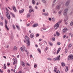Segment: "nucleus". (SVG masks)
I'll return each instance as SVG.
<instances>
[{
    "label": "nucleus",
    "mask_w": 73,
    "mask_h": 73,
    "mask_svg": "<svg viewBox=\"0 0 73 73\" xmlns=\"http://www.w3.org/2000/svg\"><path fill=\"white\" fill-rule=\"evenodd\" d=\"M68 60H73V56L72 55H69L68 58Z\"/></svg>",
    "instance_id": "f257e3e1"
},
{
    "label": "nucleus",
    "mask_w": 73,
    "mask_h": 73,
    "mask_svg": "<svg viewBox=\"0 0 73 73\" xmlns=\"http://www.w3.org/2000/svg\"><path fill=\"white\" fill-rule=\"evenodd\" d=\"M60 60V55L58 56L56 58H55L54 59V61H56L58 60L59 61Z\"/></svg>",
    "instance_id": "f03ea898"
},
{
    "label": "nucleus",
    "mask_w": 73,
    "mask_h": 73,
    "mask_svg": "<svg viewBox=\"0 0 73 73\" xmlns=\"http://www.w3.org/2000/svg\"><path fill=\"white\" fill-rule=\"evenodd\" d=\"M6 14L7 19H11V16H10V15H9V13H8V12H6Z\"/></svg>",
    "instance_id": "7ed1b4c3"
},
{
    "label": "nucleus",
    "mask_w": 73,
    "mask_h": 73,
    "mask_svg": "<svg viewBox=\"0 0 73 73\" xmlns=\"http://www.w3.org/2000/svg\"><path fill=\"white\" fill-rule=\"evenodd\" d=\"M68 9H65L64 11V12L63 13V15L64 16H66L67 14V12H68Z\"/></svg>",
    "instance_id": "20e7f679"
},
{
    "label": "nucleus",
    "mask_w": 73,
    "mask_h": 73,
    "mask_svg": "<svg viewBox=\"0 0 73 73\" xmlns=\"http://www.w3.org/2000/svg\"><path fill=\"white\" fill-rule=\"evenodd\" d=\"M14 62H13V65H15V64H17V60L16 58H14L13 59Z\"/></svg>",
    "instance_id": "39448f33"
},
{
    "label": "nucleus",
    "mask_w": 73,
    "mask_h": 73,
    "mask_svg": "<svg viewBox=\"0 0 73 73\" xmlns=\"http://www.w3.org/2000/svg\"><path fill=\"white\" fill-rule=\"evenodd\" d=\"M58 27H59V25L57 23L54 25V28L55 29H57Z\"/></svg>",
    "instance_id": "423d86ee"
},
{
    "label": "nucleus",
    "mask_w": 73,
    "mask_h": 73,
    "mask_svg": "<svg viewBox=\"0 0 73 73\" xmlns=\"http://www.w3.org/2000/svg\"><path fill=\"white\" fill-rule=\"evenodd\" d=\"M22 47L25 52H27V48L25 47V46L23 45L22 46Z\"/></svg>",
    "instance_id": "0eeeda50"
},
{
    "label": "nucleus",
    "mask_w": 73,
    "mask_h": 73,
    "mask_svg": "<svg viewBox=\"0 0 73 73\" xmlns=\"http://www.w3.org/2000/svg\"><path fill=\"white\" fill-rule=\"evenodd\" d=\"M25 38L26 39V40L27 41H29V37L27 35H26L25 36Z\"/></svg>",
    "instance_id": "6e6552de"
},
{
    "label": "nucleus",
    "mask_w": 73,
    "mask_h": 73,
    "mask_svg": "<svg viewBox=\"0 0 73 73\" xmlns=\"http://www.w3.org/2000/svg\"><path fill=\"white\" fill-rule=\"evenodd\" d=\"M67 31V28H64L63 30V33H65Z\"/></svg>",
    "instance_id": "1a4fd4ad"
},
{
    "label": "nucleus",
    "mask_w": 73,
    "mask_h": 73,
    "mask_svg": "<svg viewBox=\"0 0 73 73\" xmlns=\"http://www.w3.org/2000/svg\"><path fill=\"white\" fill-rule=\"evenodd\" d=\"M24 11V9H23L21 10H20L19 11V13H23Z\"/></svg>",
    "instance_id": "9d476101"
},
{
    "label": "nucleus",
    "mask_w": 73,
    "mask_h": 73,
    "mask_svg": "<svg viewBox=\"0 0 73 73\" xmlns=\"http://www.w3.org/2000/svg\"><path fill=\"white\" fill-rule=\"evenodd\" d=\"M70 3V1H67L66 3L65 6H68V5H69V4Z\"/></svg>",
    "instance_id": "9b49d317"
},
{
    "label": "nucleus",
    "mask_w": 73,
    "mask_h": 73,
    "mask_svg": "<svg viewBox=\"0 0 73 73\" xmlns=\"http://www.w3.org/2000/svg\"><path fill=\"white\" fill-rule=\"evenodd\" d=\"M13 9L15 12H17V10L16 9V7H15V6H13Z\"/></svg>",
    "instance_id": "f8f14e48"
},
{
    "label": "nucleus",
    "mask_w": 73,
    "mask_h": 73,
    "mask_svg": "<svg viewBox=\"0 0 73 73\" xmlns=\"http://www.w3.org/2000/svg\"><path fill=\"white\" fill-rule=\"evenodd\" d=\"M30 44H31V42H30V41H27V46H30Z\"/></svg>",
    "instance_id": "ddd939ff"
},
{
    "label": "nucleus",
    "mask_w": 73,
    "mask_h": 73,
    "mask_svg": "<svg viewBox=\"0 0 73 73\" xmlns=\"http://www.w3.org/2000/svg\"><path fill=\"white\" fill-rule=\"evenodd\" d=\"M42 15H44V16H48L49 14L48 13H43L42 14Z\"/></svg>",
    "instance_id": "4468645a"
},
{
    "label": "nucleus",
    "mask_w": 73,
    "mask_h": 73,
    "mask_svg": "<svg viewBox=\"0 0 73 73\" xmlns=\"http://www.w3.org/2000/svg\"><path fill=\"white\" fill-rule=\"evenodd\" d=\"M61 64L62 66H65V64L63 62H62Z\"/></svg>",
    "instance_id": "2eb2a0df"
},
{
    "label": "nucleus",
    "mask_w": 73,
    "mask_h": 73,
    "mask_svg": "<svg viewBox=\"0 0 73 73\" xmlns=\"http://www.w3.org/2000/svg\"><path fill=\"white\" fill-rule=\"evenodd\" d=\"M30 37H31V38H33L34 37V35L33 34H31L30 35Z\"/></svg>",
    "instance_id": "dca6fc26"
},
{
    "label": "nucleus",
    "mask_w": 73,
    "mask_h": 73,
    "mask_svg": "<svg viewBox=\"0 0 73 73\" xmlns=\"http://www.w3.org/2000/svg\"><path fill=\"white\" fill-rule=\"evenodd\" d=\"M38 26V24H35L33 25V27H37Z\"/></svg>",
    "instance_id": "f3484780"
},
{
    "label": "nucleus",
    "mask_w": 73,
    "mask_h": 73,
    "mask_svg": "<svg viewBox=\"0 0 73 73\" xmlns=\"http://www.w3.org/2000/svg\"><path fill=\"white\" fill-rule=\"evenodd\" d=\"M61 6V5H57L56 6V8L58 9H60V7Z\"/></svg>",
    "instance_id": "a211bd4d"
},
{
    "label": "nucleus",
    "mask_w": 73,
    "mask_h": 73,
    "mask_svg": "<svg viewBox=\"0 0 73 73\" xmlns=\"http://www.w3.org/2000/svg\"><path fill=\"white\" fill-rule=\"evenodd\" d=\"M57 69V67L55 66L54 68V72H56V70Z\"/></svg>",
    "instance_id": "6ab92c4d"
},
{
    "label": "nucleus",
    "mask_w": 73,
    "mask_h": 73,
    "mask_svg": "<svg viewBox=\"0 0 73 73\" xmlns=\"http://www.w3.org/2000/svg\"><path fill=\"white\" fill-rule=\"evenodd\" d=\"M22 65L23 66H25V63L24 62H22Z\"/></svg>",
    "instance_id": "aec40b11"
},
{
    "label": "nucleus",
    "mask_w": 73,
    "mask_h": 73,
    "mask_svg": "<svg viewBox=\"0 0 73 73\" xmlns=\"http://www.w3.org/2000/svg\"><path fill=\"white\" fill-rule=\"evenodd\" d=\"M61 49L59 48L57 51V52L56 53V54H58V53H59V52H60V50Z\"/></svg>",
    "instance_id": "412c9836"
},
{
    "label": "nucleus",
    "mask_w": 73,
    "mask_h": 73,
    "mask_svg": "<svg viewBox=\"0 0 73 73\" xmlns=\"http://www.w3.org/2000/svg\"><path fill=\"white\" fill-rule=\"evenodd\" d=\"M5 28L6 29H7V31H9V28H8V26H7V25H5Z\"/></svg>",
    "instance_id": "4be33fe9"
},
{
    "label": "nucleus",
    "mask_w": 73,
    "mask_h": 73,
    "mask_svg": "<svg viewBox=\"0 0 73 73\" xmlns=\"http://www.w3.org/2000/svg\"><path fill=\"white\" fill-rule=\"evenodd\" d=\"M10 15H12V16H13V17H15V16L13 14V13H12L10 12Z\"/></svg>",
    "instance_id": "5701e85b"
},
{
    "label": "nucleus",
    "mask_w": 73,
    "mask_h": 73,
    "mask_svg": "<svg viewBox=\"0 0 73 73\" xmlns=\"http://www.w3.org/2000/svg\"><path fill=\"white\" fill-rule=\"evenodd\" d=\"M32 12H34V10L33 9H30L29 10V12L30 13H31Z\"/></svg>",
    "instance_id": "b1692460"
},
{
    "label": "nucleus",
    "mask_w": 73,
    "mask_h": 73,
    "mask_svg": "<svg viewBox=\"0 0 73 73\" xmlns=\"http://www.w3.org/2000/svg\"><path fill=\"white\" fill-rule=\"evenodd\" d=\"M13 50H17V47L16 46H14L13 49Z\"/></svg>",
    "instance_id": "393cba45"
},
{
    "label": "nucleus",
    "mask_w": 73,
    "mask_h": 73,
    "mask_svg": "<svg viewBox=\"0 0 73 73\" xmlns=\"http://www.w3.org/2000/svg\"><path fill=\"white\" fill-rule=\"evenodd\" d=\"M16 28H17V29H18V30H20V27H19V25H16Z\"/></svg>",
    "instance_id": "a878e982"
},
{
    "label": "nucleus",
    "mask_w": 73,
    "mask_h": 73,
    "mask_svg": "<svg viewBox=\"0 0 73 73\" xmlns=\"http://www.w3.org/2000/svg\"><path fill=\"white\" fill-rule=\"evenodd\" d=\"M68 67H66V68L65 72H67L68 71Z\"/></svg>",
    "instance_id": "bb28decb"
},
{
    "label": "nucleus",
    "mask_w": 73,
    "mask_h": 73,
    "mask_svg": "<svg viewBox=\"0 0 73 73\" xmlns=\"http://www.w3.org/2000/svg\"><path fill=\"white\" fill-rule=\"evenodd\" d=\"M49 44L50 46H52V45H53V43H52L50 42H49Z\"/></svg>",
    "instance_id": "cd10ccee"
},
{
    "label": "nucleus",
    "mask_w": 73,
    "mask_h": 73,
    "mask_svg": "<svg viewBox=\"0 0 73 73\" xmlns=\"http://www.w3.org/2000/svg\"><path fill=\"white\" fill-rule=\"evenodd\" d=\"M3 68L4 69H5L7 68V66H5V64H4Z\"/></svg>",
    "instance_id": "c85d7f7f"
},
{
    "label": "nucleus",
    "mask_w": 73,
    "mask_h": 73,
    "mask_svg": "<svg viewBox=\"0 0 73 73\" xmlns=\"http://www.w3.org/2000/svg\"><path fill=\"white\" fill-rule=\"evenodd\" d=\"M51 20L52 21H53V22H54V21H55L54 18V17L52 18L51 19Z\"/></svg>",
    "instance_id": "c756f323"
},
{
    "label": "nucleus",
    "mask_w": 73,
    "mask_h": 73,
    "mask_svg": "<svg viewBox=\"0 0 73 73\" xmlns=\"http://www.w3.org/2000/svg\"><path fill=\"white\" fill-rule=\"evenodd\" d=\"M32 3L33 5H35V0H33L32 1Z\"/></svg>",
    "instance_id": "7c9ffc66"
},
{
    "label": "nucleus",
    "mask_w": 73,
    "mask_h": 73,
    "mask_svg": "<svg viewBox=\"0 0 73 73\" xmlns=\"http://www.w3.org/2000/svg\"><path fill=\"white\" fill-rule=\"evenodd\" d=\"M27 17H30L31 16V14L30 13H29L27 15Z\"/></svg>",
    "instance_id": "2f4dec72"
},
{
    "label": "nucleus",
    "mask_w": 73,
    "mask_h": 73,
    "mask_svg": "<svg viewBox=\"0 0 73 73\" xmlns=\"http://www.w3.org/2000/svg\"><path fill=\"white\" fill-rule=\"evenodd\" d=\"M56 35L57 36H60V34L58 33V32L57 31L56 32Z\"/></svg>",
    "instance_id": "473e14b6"
},
{
    "label": "nucleus",
    "mask_w": 73,
    "mask_h": 73,
    "mask_svg": "<svg viewBox=\"0 0 73 73\" xmlns=\"http://www.w3.org/2000/svg\"><path fill=\"white\" fill-rule=\"evenodd\" d=\"M0 25L1 26H3V23L2 22H0Z\"/></svg>",
    "instance_id": "72a5a7b5"
},
{
    "label": "nucleus",
    "mask_w": 73,
    "mask_h": 73,
    "mask_svg": "<svg viewBox=\"0 0 73 73\" xmlns=\"http://www.w3.org/2000/svg\"><path fill=\"white\" fill-rule=\"evenodd\" d=\"M37 50L39 52H40V54L41 53V50L40 49V48L37 49Z\"/></svg>",
    "instance_id": "f704fd0d"
},
{
    "label": "nucleus",
    "mask_w": 73,
    "mask_h": 73,
    "mask_svg": "<svg viewBox=\"0 0 73 73\" xmlns=\"http://www.w3.org/2000/svg\"><path fill=\"white\" fill-rule=\"evenodd\" d=\"M62 10H60L59 12L58 13L59 15H61V13L62 12Z\"/></svg>",
    "instance_id": "c9c22d12"
},
{
    "label": "nucleus",
    "mask_w": 73,
    "mask_h": 73,
    "mask_svg": "<svg viewBox=\"0 0 73 73\" xmlns=\"http://www.w3.org/2000/svg\"><path fill=\"white\" fill-rule=\"evenodd\" d=\"M53 53V54H56V50H54Z\"/></svg>",
    "instance_id": "e433bc0d"
},
{
    "label": "nucleus",
    "mask_w": 73,
    "mask_h": 73,
    "mask_svg": "<svg viewBox=\"0 0 73 73\" xmlns=\"http://www.w3.org/2000/svg\"><path fill=\"white\" fill-rule=\"evenodd\" d=\"M67 20H68V18H65L64 19V22H66V21Z\"/></svg>",
    "instance_id": "4c0bfd02"
},
{
    "label": "nucleus",
    "mask_w": 73,
    "mask_h": 73,
    "mask_svg": "<svg viewBox=\"0 0 73 73\" xmlns=\"http://www.w3.org/2000/svg\"><path fill=\"white\" fill-rule=\"evenodd\" d=\"M72 44H70L68 46V49H69L70 48H71V47H72Z\"/></svg>",
    "instance_id": "58836bf2"
},
{
    "label": "nucleus",
    "mask_w": 73,
    "mask_h": 73,
    "mask_svg": "<svg viewBox=\"0 0 73 73\" xmlns=\"http://www.w3.org/2000/svg\"><path fill=\"white\" fill-rule=\"evenodd\" d=\"M69 35L71 36V37H73V34H72L70 33H69Z\"/></svg>",
    "instance_id": "ea45409f"
},
{
    "label": "nucleus",
    "mask_w": 73,
    "mask_h": 73,
    "mask_svg": "<svg viewBox=\"0 0 73 73\" xmlns=\"http://www.w3.org/2000/svg\"><path fill=\"white\" fill-rule=\"evenodd\" d=\"M62 22V21H59L58 22L57 24H58L59 25V24H60V23H61Z\"/></svg>",
    "instance_id": "a19ab883"
},
{
    "label": "nucleus",
    "mask_w": 73,
    "mask_h": 73,
    "mask_svg": "<svg viewBox=\"0 0 73 73\" xmlns=\"http://www.w3.org/2000/svg\"><path fill=\"white\" fill-rule=\"evenodd\" d=\"M47 59L48 60H49L50 61H51V60H52V59H51V58H47Z\"/></svg>",
    "instance_id": "79ce46f5"
},
{
    "label": "nucleus",
    "mask_w": 73,
    "mask_h": 73,
    "mask_svg": "<svg viewBox=\"0 0 73 73\" xmlns=\"http://www.w3.org/2000/svg\"><path fill=\"white\" fill-rule=\"evenodd\" d=\"M21 50L22 51V52H23L24 51V50H23V48L22 47H21Z\"/></svg>",
    "instance_id": "37998d69"
},
{
    "label": "nucleus",
    "mask_w": 73,
    "mask_h": 73,
    "mask_svg": "<svg viewBox=\"0 0 73 73\" xmlns=\"http://www.w3.org/2000/svg\"><path fill=\"white\" fill-rule=\"evenodd\" d=\"M60 42H57V44L58 45H60Z\"/></svg>",
    "instance_id": "c03bdc74"
},
{
    "label": "nucleus",
    "mask_w": 73,
    "mask_h": 73,
    "mask_svg": "<svg viewBox=\"0 0 73 73\" xmlns=\"http://www.w3.org/2000/svg\"><path fill=\"white\" fill-rule=\"evenodd\" d=\"M5 22L6 24H8V23L7 22V20H6V19L5 20Z\"/></svg>",
    "instance_id": "a18cd8bd"
},
{
    "label": "nucleus",
    "mask_w": 73,
    "mask_h": 73,
    "mask_svg": "<svg viewBox=\"0 0 73 73\" xmlns=\"http://www.w3.org/2000/svg\"><path fill=\"white\" fill-rule=\"evenodd\" d=\"M1 18L2 20H4V17H3V16H1Z\"/></svg>",
    "instance_id": "49530a36"
},
{
    "label": "nucleus",
    "mask_w": 73,
    "mask_h": 73,
    "mask_svg": "<svg viewBox=\"0 0 73 73\" xmlns=\"http://www.w3.org/2000/svg\"><path fill=\"white\" fill-rule=\"evenodd\" d=\"M34 66L35 68H36L37 66V65L36 64H35L34 65Z\"/></svg>",
    "instance_id": "de8ad7c7"
},
{
    "label": "nucleus",
    "mask_w": 73,
    "mask_h": 73,
    "mask_svg": "<svg viewBox=\"0 0 73 73\" xmlns=\"http://www.w3.org/2000/svg\"><path fill=\"white\" fill-rule=\"evenodd\" d=\"M39 35H40V34H38V33L36 34V37H38Z\"/></svg>",
    "instance_id": "09e8293b"
},
{
    "label": "nucleus",
    "mask_w": 73,
    "mask_h": 73,
    "mask_svg": "<svg viewBox=\"0 0 73 73\" xmlns=\"http://www.w3.org/2000/svg\"><path fill=\"white\" fill-rule=\"evenodd\" d=\"M52 40L53 41H55V38L53 37L52 38Z\"/></svg>",
    "instance_id": "8fccbe9b"
},
{
    "label": "nucleus",
    "mask_w": 73,
    "mask_h": 73,
    "mask_svg": "<svg viewBox=\"0 0 73 73\" xmlns=\"http://www.w3.org/2000/svg\"><path fill=\"white\" fill-rule=\"evenodd\" d=\"M42 1L44 3H46V1L45 0H42Z\"/></svg>",
    "instance_id": "3c124183"
},
{
    "label": "nucleus",
    "mask_w": 73,
    "mask_h": 73,
    "mask_svg": "<svg viewBox=\"0 0 73 73\" xmlns=\"http://www.w3.org/2000/svg\"><path fill=\"white\" fill-rule=\"evenodd\" d=\"M53 13H54V14H56L57 12L54 11H53Z\"/></svg>",
    "instance_id": "603ef678"
},
{
    "label": "nucleus",
    "mask_w": 73,
    "mask_h": 73,
    "mask_svg": "<svg viewBox=\"0 0 73 73\" xmlns=\"http://www.w3.org/2000/svg\"><path fill=\"white\" fill-rule=\"evenodd\" d=\"M13 27L14 29H16V28H15V25H13Z\"/></svg>",
    "instance_id": "864d4df0"
},
{
    "label": "nucleus",
    "mask_w": 73,
    "mask_h": 73,
    "mask_svg": "<svg viewBox=\"0 0 73 73\" xmlns=\"http://www.w3.org/2000/svg\"><path fill=\"white\" fill-rule=\"evenodd\" d=\"M48 50V47H46V48H45V49L44 50V51H46Z\"/></svg>",
    "instance_id": "5fc2aeb1"
},
{
    "label": "nucleus",
    "mask_w": 73,
    "mask_h": 73,
    "mask_svg": "<svg viewBox=\"0 0 73 73\" xmlns=\"http://www.w3.org/2000/svg\"><path fill=\"white\" fill-rule=\"evenodd\" d=\"M42 29L44 31H45L46 29V27H45L44 28H42Z\"/></svg>",
    "instance_id": "6e6d98bb"
},
{
    "label": "nucleus",
    "mask_w": 73,
    "mask_h": 73,
    "mask_svg": "<svg viewBox=\"0 0 73 73\" xmlns=\"http://www.w3.org/2000/svg\"><path fill=\"white\" fill-rule=\"evenodd\" d=\"M70 25L71 26H72L73 25V22H71L70 23Z\"/></svg>",
    "instance_id": "4d7b16f0"
},
{
    "label": "nucleus",
    "mask_w": 73,
    "mask_h": 73,
    "mask_svg": "<svg viewBox=\"0 0 73 73\" xmlns=\"http://www.w3.org/2000/svg\"><path fill=\"white\" fill-rule=\"evenodd\" d=\"M56 73H60V70H58L56 72Z\"/></svg>",
    "instance_id": "13d9d810"
},
{
    "label": "nucleus",
    "mask_w": 73,
    "mask_h": 73,
    "mask_svg": "<svg viewBox=\"0 0 73 73\" xmlns=\"http://www.w3.org/2000/svg\"><path fill=\"white\" fill-rule=\"evenodd\" d=\"M65 53H66L68 52V50H67V49H65Z\"/></svg>",
    "instance_id": "bf43d9fd"
},
{
    "label": "nucleus",
    "mask_w": 73,
    "mask_h": 73,
    "mask_svg": "<svg viewBox=\"0 0 73 73\" xmlns=\"http://www.w3.org/2000/svg\"><path fill=\"white\" fill-rule=\"evenodd\" d=\"M10 72H11V70L9 69H8V73H10Z\"/></svg>",
    "instance_id": "052dcab7"
},
{
    "label": "nucleus",
    "mask_w": 73,
    "mask_h": 73,
    "mask_svg": "<svg viewBox=\"0 0 73 73\" xmlns=\"http://www.w3.org/2000/svg\"><path fill=\"white\" fill-rule=\"evenodd\" d=\"M13 36H11V40H12V39H13Z\"/></svg>",
    "instance_id": "680f3d73"
},
{
    "label": "nucleus",
    "mask_w": 73,
    "mask_h": 73,
    "mask_svg": "<svg viewBox=\"0 0 73 73\" xmlns=\"http://www.w3.org/2000/svg\"><path fill=\"white\" fill-rule=\"evenodd\" d=\"M66 37V36L65 35H64L63 36V38H65V37Z\"/></svg>",
    "instance_id": "e2e57ef3"
},
{
    "label": "nucleus",
    "mask_w": 73,
    "mask_h": 73,
    "mask_svg": "<svg viewBox=\"0 0 73 73\" xmlns=\"http://www.w3.org/2000/svg\"><path fill=\"white\" fill-rule=\"evenodd\" d=\"M35 8L36 9H38V7L36 6H35Z\"/></svg>",
    "instance_id": "0e129e2a"
},
{
    "label": "nucleus",
    "mask_w": 73,
    "mask_h": 73,
    "mask_svg": "<svg viewBox=\"0 0 73 73\" xmlns=\"http://www.w3.org/2000/svg\"><path fill=\"white\" fill-rule=\"evenodd\" d=\"M3 71L0 69V73H3Z\"/></svg>",
    "instance_id": "69168bd1"
},
{
    "label": "nucleus",
    "mask_w": 73,
    "mask_h": 73,
    "mask_svg": "<svg viewBox=\"0 0 73 73\" xmlns=\"http://www.w3.org/2000/svg\"><path fill=\"white\" fill-rule=\"evenodd\" d=\"M48 20H49V21H51V20H52V19H51V18H49L48 19Z\"/></svg>",
    "instance_id": "338daca9"
},
{
    "label": "nucleus",
    "mask_w": 73,
    "mask_h": 73,
    "mask_svg": "<svg viewBox=\"0 0 73 73\" xmlns=\"http://www.w3.org/2000/svg\"><path fill=\"white\" fill-rule=\"evenodd\" d=\"M22 72L21 71H19L18 73H21Z\"/></svg>",
    "instance_id": "774afa93"
}]
</instances>
